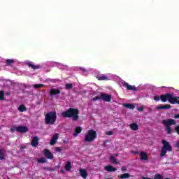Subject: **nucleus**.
Wrapping results in <instances>:
<instances>
[{
  "instance_id": "f257e3e1",
  "label": "nucleus",
  "mask_w": 179,
  "mask_h": 179,
  "mask_svg": "<svg viewBox=\"0 0 179 179\" xmlns=\"http://www.w3.org/2000/svg\"><path fill=\"white\" fill-rule=\"evenodd\" d=\"M61 115L63 118H72L73 121H78L79 120V110L69 108L68 110L62 112Z\"/></svg>"
},
{
  "instance_id": "f03ea898",
  "label": "nucleus",
  "mask_w": 179,
  "mask_h": 179,
  "mask_svg": "<svg viewBox=\"0 0 179 179\" xmlns=\"http://www.w3.org/2000/svg\"><path fill=\"white\" fill-rule=\"evenodd\" d=\"M161 101L162 103H166V101H169L170 104L179 105V96H174V95L171 93L161 95Z\"/></svg>"
},
{
  "instance_id": "7ed1b4c3",
  "label": "nucleus",
  "mask_w": 179,
  "mask_h": 179,
  "mask_svg": "<svg viewBox=\"0 0 179 179\" xmlns=\"http://www.w3.org/2000/svg\"><path fill=\"white\" fill-rule=\"evenodd\" d=\"M57 122V112L50 111L45 115V123L46 125H54Z\"/></svg>"
},
{
  "instance_id": "20e7f679",
  "label": "nucleus",
  "mask_w": 179,
  "mask_h": 179,
  "mask_svg": "<svg viewBox=\"0 0 179 179\" xmlns=\"http://www.w3.org/2000/svg\"><path fill=\"white\" fill-rule=\"evenodd\" d=\"M162 143L163 145V147L161 150V157H164V156H166L167 155V152H173V147H171V145H170V143L164 139L162 140Z\"/></svg>"
},
{
  "instance_id": "39448f33",
  "label": "nucleus",
  "mask_w": 179,
  "mask_h": 179,
  "mask_svg": "<svg viewBox=\"0 0 179 179\" xmlns=\"http://www.w3.org/2000/svg\"><path fill=\"white\" fill-rule=\"evenodd\" d=\"M162 124H164V126L166 128V131L169 135L173 132V129H171V125H176L177 122L173 119H167L164 120L162 121Z\"/></svg>"
},
{
  "instance_id": "423d86ee",
  "label": "nucleus",
  "mask_w": 179,
  "mask_h": 179,
  "mask_svg": "<svg viewBox=\"0 0 179 179\" xmlns=\"http://www.w3.org/2000/svg\"><path fill=\"white\" fill-rule=\"evenodd\" d=\"M97 138V132L93 129H90L85 134L84 141L85 142H94V139Z\"/></svg>"
},
{
  "instance_id": "0eeeda50",
  "label": "nucleus",
  "mask_w": 179,
  "mask_h": 179,
  "mask_svg": "<svg viewBox=\"0 0 179 179\" xmlns=\"http://www.w3.org/2000/svg\"><path fill=\"white\" fill-rule=\"evenodd\" d=\"M122 85L123 87H126L127 90H132L133 92H136L138 90V88H136V87H135L134 85H129L127 82L122 83Z\"/></svg>"
},
{
  "instance_id": "6e6552de",
  "label": "nucleus",
  "mask_w": 179,
  "mask_h": 179,
  "mask_svg": "<svg viewBox=\"0 0 179 179\" xmlns=\"http://www.w3.org/2000/svg\"><path fill=\"white\" fill-rule=\"evenodd\" d=\"M101 100H103V101H107L108 103H110V101H111V95L101 92Z\"/></svg>"
},
{
  "instance_id": "1a4fd4ad",
  "label": "nucleus",
  "mask_w": 179,
  "mask_h": 179,
  "mask_svg": "<svg viewBox=\"0 0 179 179\" xmlns=\"http://www.w3.org/2000/svg\"><path fill=\"white\" fill-rule=\"evenodd\" d=\"M17 132H19L20 134H26V132H29V128L26 126L17 127Z\"/></svg>"
},
{
  "instance_id": "9d476101",
  "label": "nucleus",
  "mask_w": 179,
  "mask_h": 179,
  "mask_svg": "<svg viewBox=\"0 0 179 179\" xmlns=\"http://www.w3.org/2000/svg\"><path fill=\"white\" fill-rule=\"evenodd\" d=\"M58 138H59V134H58V133L55 134L50 140V145L52 146L55 145V143H57V141H58Z\"/></svg>"
},
{
  "instance_id": "9b49d317",
  "label": "nucleus",
  "mask_w": 179,
  "mask_h": 179,
  "mask_svg": "<svg viewBox=\"0 0 179 179\" xmlns=\"http://www.w3.org/2000/svg\"><path fill=\"white\" fill-rule=\"evenodd\" d=\"M44 155L46 157L47 159H50V160H52V159H54V155L52 154L50 152V150L48 149H45L44 150Z\"/></svg>"
},
{
  "instance_id": "f8f14e48",
  "label": "nucleus",
  "mask_w": 179,
  "mask_h": 179,
  "mask_svg": "<svg viewBox=\"0 0 179 179\" xmlns=\"http://www.w3.org/2000/svg\"><path fill=\"white\" fill-rule=\"evenodd\" d=\"M61 90L55 88H52L50 90V96H55L57 94H60Z\"/></svg>"
},
{
  "instance_id": "ddd939ff",
  "label": "nucleus",
  "mask_w": 179,
  "mask_h": 179,
  "mask_svg": "<svg viewBox=\"0 0 179 179\" xmlns=\"http://www.w3.org/2000/svg\"><path fill=\"white\" fill-rule=\"evenodd\" d=\"M31 145L34 148H36L38 145V137L37 136L33 137Z\"/></svg>"
},
{
  "instance_id": "4468645a",
  "label": "nucleus",
  "mask_w": 179,
  "mask_h": 179,
  "mask_svg": "<svg viewBox=\"0 0 179 179\" xmlns=\"http://www.w3.org/2000/svg\"><path fill=\"white\" fill-rule=\"evenodd\" d=\"M169 108H171V105L170 104H166L157 107V110H169Z\"/></svg>"
},
{
  "instance_id": "2eb2a0df",
  "label": "nucleus",
  "mask_w": 179,
  "mask_h": 179,
  "mask_svg": "<svg viewBox=\"0 0 179 179\" xmlns=\"http://www.w3.org/2000/svg\"><path fill=\"white\" fill-rule=\"evenodd\" d=\"M140 156H141V160H143L147 162V160H149V158L148 157V154L143 151H142L140 153Z\"/></svg>"
},
{
  "instance_id": "dca6fc26",
  "label": "nucleus",
  "mask_w": 179,
  "mask_h": 179,
  "mask_svg": "<svg viewBox=\"0 0 179 179\" xmlns=\"http://www.w3.org/2000/svg\"><path fill=\"white\" fill-rule=\"evenodd\" d=\"M105 170H106V171H108L109 173H113V172H114V171H117L116 168L113 167V166H111V165L105 166Z\"/></svg>"
},
{
  "instance_id": "f3484780",
  "label": "nucleus",
  "mask_w": 179,
  "mask_h": 179,
  "mask_svg": "<svg viewBox=\"0 0 179 179\" xmlns=\"http://www.w3.org/2000/svg\"><path fill=\"white\" fill-rule=\"evenodd\" d=\"M129 127L131 131H138L139 129V125L135 122L130 124Z\"/></svg>"
},
{
  "instance_id": "a211bd4d",
  "label": "nucleus",
  "mask_w": 179,
  "mask_h": 179,
  "mask_svg": "<svg viewBox=\"0 0 179 179\" xmlns=\"http://www.w3.org/2000/svg\"><path fill=\"white\" fill-rule=\"evenodd\" d=\"M99 80H108V77L106 74H102L96 76Z\"/></svg>"
},
{
  "instance_id": "6ab92c4d",
  "label": "nucleus",
  "mask_w": 179,
  "mask_h": 179,
  "mask_svg": "<svg viewBox=\"0 0 179 179\" xmlns=\"http://www.w3.org/2000/svg\"><path fill=\"white\" fill-rule=\"evenodd\" d=\"M80 132H82V127H76V129L74 130L73 136H75V137L78 136V135H79V134H80Z\"/></svg>"
},
{
  "instance_id": "aec40b11",
  "label": "nucleus",
  "mask_w": 179,
  "mask_h": 179,
  "mask_svg": "<svg viewBox=\"0 0 179 179\" xmlns=\"http://www.w3.org/2000/svg\"><path fill=\"white\" fill-rule=\"evenodd\" d=\"M143 179H163V176L161 174L157 173L155 175L154 178H150L148 177H142Z\"/></svg>"
},
{
  "instance_id": "412c9836",
  "label": "nucleus",
  "mask_w": 179,
  "mask_h": 179,
  "mask_svg": "<svg viewBox=\"0 0 179 179\" xmlns=\"http://www.w3.org/2000/svg\"><path fill=\"white\" fill-rule=\"evenodd\" d=\"M28 66L29 68L33 69L34 71H36V69H40L41 68V66H40V65H34V64H33L31 63H29L28 64Z\"/></svg>"
},
{
  "instance_id": "4be33fe9",
  "label": "nucleus",
  "mask_w": 179,
  "mask_h": 179,
  "mask_svg": "<svg viewBox=\"0 0 179 179\" xmlns=\"http://www.w3.org/2000/svg\"><path fill=\"white\" fill-rule=\"evenodd\" d=\"M80 176L83 177V178H87V172L85 169H80Z\"/></svg>"
},
{
  "instance_id": "5701e85b",
  "label": "nucleus",
  "mask_w": 179,
  "mask_h": 179,
  "mask_svg": "<svg viewBox=\"0 0 179 179\" xmlns=\"http://www.w3.org/2000/svg\"><path fill=\"white\" fill-rule=\"evenodd\" d=\"M124 107L129 108V110H134L135 108V105L132 103H124Z\"/></svg>"
},
{
  "instance_id": "b1692460",
  "label": "nucleus",
  "mask_w": 179,
  "mask_h": 179,
  "mask_svg": "<svg viewBox=\"0 0 179 179\" xmlns=\"http://www.w3.org/2000/svg\"><path fill=\"white\" fill-rule=\"evenodd\" d=\"M66 171H71V169H72V165L71 164V162H67L65 167H64Z\"/></svg>"
},
{
  "instance_id": "393cba45",
  "label": "nucleus",
  "mask_w": 179,
  "mask_h": 179,
  "mask_svg": "<svg viewBox=\"0 0 179 179\" xmlns=\"http://www.w3.org/2000/svg\"><path fill=\"white\" fill-rule=\"evenodd\" d=\"M129 177H131V175H129V173H124L120 175L119 176V178H120V179H126V178H129Z\"/></svg>"
},
{
  "instance_id": "a878e982",
  "label": "nucleus",
  "mask_w": 179,
  "mask_h": 179,
  "mask_svg": "<svg viewBox=\"0 0 179 179\" xmlns=\"http://www.w3.org/2000/svg\"><path fill=\"white\" fill-rule=\"evenodd\" d=\"M18 110L20 113H24V111H27V108L24 105H21L18 107Z\"/></svg>"
},
{
  "instance_id": "bb28decb",
  "label": "nucleus",
  "mask_w": 179,
  "mask_h": 179,
  "mask_svg": "<svg viewBox=\"0 0 179 179\" xmlns=\"http://www.w3.org/2000/svg\"><path fill=\"white\" fill-rule=\"evenodd\" d=\"M110 162L113 163V164H118V162H117V159L114 156H110L109 158Z\"/></svg>"
},
{
  "instance_id": "cd10ccee",
  "label": "nucleus",
  "mask_w": 179,
  "mask_h": 179,
  "mask_svg": "<svg viewBox=\"0 0 179 179\" xmlns=\"http://www.w3.org/2000/svg\"><path fill=\"white\" fill-rule=\"evenodd\" d=\"M13 64H15V60L13 59H8L6 61V65L7 66L12 65Z\"/></svg>"
},
{
  "instance_id": "c85d7f7f",
  "label": "nucleus",
  "mask_w": 179,
  "mask_h": 179,
  "mask_svg": "<svg viewBox=\"0 0 179 179\" xmlns=\"http://www.w3.org/2000/svg\"><path fill=\"white\" fill-rule=\"evenodd\" d=\"M0 100L1 101H3L5 100V92L0 91Z\"/></svg>"
},
{
  "instance_id": "c756f323",
  "label": "nucleus",
  "mask_w": 179,
  "mask_h": 179,
  "mask_svg": "<svg viewBox=\"0 0 179 179\" xmlns=\"http://www.w3.org/2000/svg\"><path fill=\"white\" fill-rule=\"evenodd\" d=\"M44 85L43 84H34L33 85V87L34 89H41V87H43Z\"/></svg>"
},
{
  "instance_id": "7c9ffc66",
  "label": "nucleus",
  "mask_w": 179,
  "mask_h": 179,
  "mask_svg": "<svg viewBox=\"0 0 179 179\" xmlns=\"http://www.w3.org/2000/svg\"><path fill=\"white\" fill-rule=\"evenodd\" d=\"M3 159H5V152L0 149V160H3Z\"/></svg>"
},
{
  "instance_id": "2f4dec72",
  "label": "nucleus",
  "mask_w": 179,
  "mask_h": 179,
  "mask_svg": "<svg viewBox=\"0 0 179 179\" xmlns=\"http://www.w3.org/2000/svg\"><path fill=\"white\" fill-rule=\"evenodd\" d=\"M38 163H47V159L42 157L38 159Z\"/></svg>"
},
{
  "instance_id": "473e14b6",
  "label": "nucleus",
  "mask_w": 179,
  "mask_h": 179,
  "mask_svg": "<svg viewBox=\"0 0 179 179\" xmlns=\"http://www.w3.org/2000/svg\"><path fill=\"white\" fill-rule=\"evenodd\" d=\"M43 170H47V171H55L54 168H50L48 166L43 167Z\"/></svg>"
},
{
  "instance_id": "72a5a7b5",
  "label": "nucleus",
  "mask_w": 179,
  "mask_h": 179,
  "mask_svg": "<svg viewBox=\"0 0 179 179\" xmlns=\"http://www.w3.org/2000/svg\"><path fill=\"white\" fill-rule=\"evenodd\" d=\"M72 87H73V84L72 83L66 84V89L69 90V89H72Z\"/></svg>"
},
{
  "instance_id": "f704fd0d",
  "label": "nucleus",
  "mask_w": 179,
  "mask_h": 179,
  "mask_svg": "<svg viewBox=\"0 0 179 179\" xmlns=\"http://www.w3.org/2000/svg\"><path fill=\"white\" fill-rule=\"evenodd\" d=\"M154 100L155 101H159V100H162V96H155Z\"/></svg>"
},
{
  "instance_id": "c9c22d12",
  "label": "nucleus",
  "mask_w": 179,
  "mask_h": 179,
  "mask_svg": "<svg viewBox=\"0 0 179 179\" xmlns=\"http://www.w3.org/2000/svg\"><path fill=\"white\" fill-rule=\"evenodd\" d=\"M97 100H101V95H100V96H95L92 98L93 101H97Z\"/></svg>"
},
{
  "instance_id": "e433bc0d",
  "label": "nucleus",
  "mask_w": 179,
  "mask_h": 179,
  "mask_svg": "<svg viewBox=\"0 0 179 179\" xmlns=\"http://www.w3.org/2000/svg\"><path fill=\"white\" fill-rule=\"evenodd\" d=\"M55 152H57L58 153H61V152H62V148H59V147H56L55 148Z\"/></svg>"
},
{
  "instance_id": "4c0bfd02",
  "label": "nucleus",
  "mask_w": 179,
  "mask_h": 179,
  "mask_svg": "<svg viewBox=\"0 0 179 179\" xmlns=\"http://www.w3.org/2000/svg\"><path fill=\"white\" fill-rule=\"evenodd\" d=\"M10 132H12V133H13V132H15V131H16L17 132V127H11L10 129Z\"/></svg>"
},
{
  "instance_id": "58836bf2",
  "label": "nucleus",
  "mask_w": 179,
  "mask_h": 179,
  "mask_svg": "<svg viewBox=\"0 0 179 179\" xmlns=\"http://www.w3.org/2000/svg\"><path fill=\"white\" fill-rule=\"evenodd\" d=\"M80 71H82V72H83L84 73H87V70L86 69H85V68L80 67Z\"/></svg>"
},
{
  "instance_id": "ea45409f",
  "label": "nucleus",
  "mask_w": 179,
  "mask_h": 179,
  "mask_svg": "<svg viewBox=\"0 0 179 179\" xmlns=\"http://www.w3.org/2000/svg\"><path fill=\"white\" fill-rule=\"evenodd\" d=\"M113 134H114V133L112 131H109L106 132V135L110 136V135H113Z\"/></svg>"
},
{
  "instance_id": "a19ab883",
  "label": "nucleus",
  "mask_w": 179,
  "mask_h": 179,
  "mask_svg": "<svg viewBox=\"0 0 179 179\" xmlns=\"http://www.w3.org/2000/svg\"><path fill=\"white\" fill-rule=\"evenodd\" d=\"M137 110H138V111H141V112H142V111H143V107H138V108H137Z\"/></svg>"
},
{
  "instance_id": "79ce46f5",
  "label": "nucleus",
  "mask_w": 179,
  "mask_h": 179,
  "mask_svg": "<svg viewBox=\"0 0 179 179\" xmlns=\"http://www.w3.org/2000/svg\"><path fill=\"white\" fill-rule=\"evenodd\" d=\"M173 118H175V119H178L179 118V114H176V115H174V117H173Z\"/></svg>"
},
{
  "instance_id": "37998d69",
  "label": "nucleus",
  "mask_w": 179,
  "mask_h": 179,
  "mask_svg": "<svg viewBox=\"0 0 179 179\" xmlns=\"http://www.w3.org/2000/svg\"><path fill=\"white\" fill-rule=\"evenodd\" d=\"M176 148H179V141L176 142Z\"/></svg>"
},
{
  "instance_id": "c03bdc74",
  "label": "nucleus",
  "mask_w": 179,
  "mask_h": 179,
  "mask_svg": "<svg viewBox=\"0 0 179 179\" xmlns=\"http://www.w3.org/2000/svg\"><path fill=\"white\" fill-rule=\"evenodd\" d=\"M127 170V168L125 166L122 167V171H125Z\"/></svg>"
},
{
  "instance_id": "a18cd8bd",
  "label": "nucleus",
  "mask_w": 179,
  "mask_h": 179,
  "mask_svg": "<svg viewBox=\"0 0 179 179\" xmlns=\"http://www.w3.org/2000/svg\"><path fill=\"white\" fill-rule=\"evenodd\" d=\"M60 173H64V170H60Z\"/></svg>"
},
{
  "instance_id": "49530a36",
  "label": "nucleus",
  "mask_w": 179,
  "mask_h": 179,
  "mask_svg": "<svg viewBox=\"0 0 179 179\" xmlns=\"http://www.w3.org/2000/svg\"><path fill=\"white\" fill-rule=\"evenodd\" d=\"M21 148H22V149H24V147H22Z\"/></svg>"
},
{
  "instance_id": "de8ad7c7",
  "label": "nucleus",
  "mask_w": 179,
  "mask_h": 179,
  "mask_svg": "<svg viewBox=\"0 0 179 179\" xmlns=\"http://www.w3.org/2000/svg\"><path fill=\"white\" fill-rule=\"evenodd\" d=\"M165 179H170L169 178H166Z\"/></svg>"
}]
</instances>
